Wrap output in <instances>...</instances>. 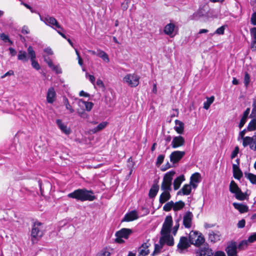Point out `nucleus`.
I'll return each mask as SVG.
<instances>
[{"instance_id": "obj_8", "label": "nucleus", "mask_w": 256, "mask_h": 256, "mask_svg": "<svg viewBox=\"0 0 256 256\" xmlns=\"http://www.w3.org/2000/svg\"><path fill=\"white\" fill-rule=\"evenodd\" d=\"M28 52L30 56L32 66L36 70H40V64L34 60L36 57V53L32 46H29L28 48Z\"/></svg>"}, {"instance_id": "obj_58", "label": "nucleus", "mask_w": 256, "mask_h": 256, "mask_svg": "<svg viewBox=\"0 0 256 256\" xmlns=\"http://www.w3.org/2000/svg\"><path fill=\"white\" fill-rule=\"evenodd\" d=\"M0 37L2 40L4 42L8 41L10 44H12V42L10 40L8 36L5 34H2L0 36Z\"/></svg>"}, {"instance_id": "obj_48", "label": "nucleus", "mask_w": 256, "mask_h": 256, "mask_svg": "<svg viewBox=\"0 0 256 256\" xmlns=\"http://www.w3.org/2000/svg\"><path fill=\"white\" fill-rule=\"evenodd\" d=\"M250 82V74L247 72H246L244 74V86L246 87H248Z\"/></svg>"}, {"instance_id": "obj_64", "label": "nucleus", "mask_w": 256, "mask_h": 256, "mask_svg": "<svg viewBox=\"0 0 256 256\" xmlns=\"http://www.w3.org/2000/svg\"><path fill=\"white\" fill-rule=\"evenodd\" d=\"M214 256H226L225 253L222 251H217L216 252Z\"/></svg>"}, {"instance_id": "obj_36", "label": "nucleus", "mask_w": 256, "mask_h": 256, "mask_svg": "<svg viewBox=\"0 0 256 256\" xmlns=\"http://www.w3.org/2000/svg\"><path fill=\"white\" fill-rule=\"evenodd\" d=\"M198 232L192 231L189 234V242L192 244H195L196 238L198 237Z\"/></svg>"}, {"instance_id": "obj_18", "label": "nucleus", "mask_w": 256, "mask_h": 256, "mask_svg": "<svg viewBox=\"0 0 256 256\" xmlns=\"http://www.w3.org/2000/svg\"><path fill=\"white\" fill-rule=\"evenodd\" d=\"M56 124L60 130L64 134L68 135L70 133V128H68L66 125L63 123L61 120H56Z\"/></svg>"}, {"instance_id": "obj_29", "label": "nucleus", "mask_w": 256, "mask_h": 256, "mask_svg": "<svg viewBox=\"0 0 256 256\" xmlns=\"http://www.w3.org/2000/svg\"><path fill=\"white\" fill-rule=\"evenodd\" d=\"M185 180L184 176V175H180L178 178H176L174 182V190H177L179 188L182 182L184 181Z\"/></svg>"}, {"instance_id": "obj_6", "label": "nucleus", "mask_w": 256, "mask_h": 256, "mask_svg": "<svg viewBox=\"0 0 256 256\" xmlns=\"http://www.w3.org/2000/svg\"><path fill=\"white\" fill-rule=\"evenodd\" d=\"M44 23L54 29L57 28L58 29H60L62 32L64 31V28L60 26L57 20L54 17L50 16L48 15L46 16Z\"/></svg>"}, {"instance_id": "obj_47", "label": "nucleus", "mask_w": 256, "mask_h": 256, "mask_svg": "<svg viewBox=\"0 0 256 256\" xmlns=\"http://www.w3.org/2000/svg\"><path fill=\"white\" fill-rule=\"evenodd\" d=\"M64 103L66 106V108L69 110L70 113H72L74 112V110L73 109L72 106L70 104L68 98H66V97L64 98Z\"/></svg>"}, {"instance_id": "obj_19", "label": "nucleus", "mask_w": 256, "mask_h": 256, "mask_svg": "<svg viewBox=\"0 0 256 256\" xmlns=\"http://www.w3.org/2000/svg\"><path fill=\"white\" fill-rule=\"evenodd\" d=\"M196 256H212L213 252L210 248L204 247L196 252Z\"/></svg>"}, {"instance_id": "obj_7", "label": "nucleus", "mask_w": 256, "mask_h": 256, "mask_svg": "<svg viewBox=\"0 0 256 256\" xmlns=\"http://www.w3.org/2000/svg\"><path fill=\"white\" fill-rule=\"evenodd\" d=\"M185 154L186 152L184 151H174L170 156V161L174 164L178 163Z\"/></svg>"}, {"instance_id": "obj_41", "label": "nucleus", "mask_w": 256, "mask_h": 256, "mask_svg": "<svg viewBox=\"0 0 256 256\" xmlns=\"http://www.w3.org/2000/svg\"><path fill=\"white\" fill-rule=\"evenodd\" d=\"M164 240L168 246H172L174 244V238L170 236V234H164Z\"/></svg>"}, {"instance_id": "obj_61", "label": "nucleus", "mask_w": 256, "mask_h": 256, "mask_svg": "<svg viewBox=\"0 0 256 256\" xmlns=\"http://www.w3.org/2000/svg\"><path fill=\"white\" fill-rule=\"evenodd\" d=\"M44 62H46L49 67L52 66L53 63L49 57L44 56Z\"/></svg>"}, {"instance_id": "obj_52", "label": "nucleus", "mask_w": 256, "mask_h": 256, "mask_svg": "<svg viewBox=\"0 0 256 256\" xmlns=\"http://www.w3.org/2000/svg\"><path fill=\"white\" fill-rule=\"evenodd\" d=\"M22 4L24 5L26 8H28V10H30V12H32V13H36V14H39V12H38V11L36 10H34L32 6H30V5H28V4H26V3H24V2H22L21 3Z\"/></svg>"}, {"instance_id": "obj_46", "label": "nucleus", "mask_w": 256, "mask_h": 256, "mask_svg": "<svg viewBox=\"0 0 256 256\" xmlns=\"http://www.w3.org/2000/svg\"><path fill=\"white\" fill-rule=\"evenodd\" d=\"M174 202L172 201L167 202L163 207L164 210L169 212L172 208L174 209Z\"/></svg>"}, {"instance_id": "obj_31", "label": "nucleus", "mask_w": 256, "mask_h": 256, "mask_svg": "<svg viewBox=\"0 0 256 256\" xmlns=\"http://www.w3.org/2000/svg\"><path fill=\"white\" fill-rule=\"evenodd\" d=\"M78 105L81 106L82 104L84 105L86 107V109L87 111H90L93 106L94 104L92 102H85L82 100H79L78 102Z\"/></svg>"}, {"instance_id": "obj_42", "label": "nucleus", "mask_w": 256, "mask_h": 256, "mask_svg": "<svg viewBox=\"0 0 256 256\" xmlns=\"http://www.w3.org/2000/svg\"><path fill=\"white\" fill-rule=\"evenodd\" d=\"M245 176L250 180L252 184H256V175L252 173H244Z\"/></svg>"}, {"instance_id": "obj_44", "label": "nucleus", "mask_w": 256, "mask_h": 256, "mask_svg": "<svg viewBox=\"0 0 256 256\" xmlns=\"http://www.w3.org/2000/svg\"><path fill=\"white\" fill-rule=\"evenodd\" d=\"M204 242V236H202L201 234L198 233V237L196 238V240L194 245L199 246L202 244Z\"/></svg>"}, {"instance_id": "obj_16", "label": "nucleus", "mask_w": 256, "mask_h": 256, "mask_svg": "<svg viewBox=\"0 0 256 256\" xmlns=\"http://www.w3.org/2000/svg\"><path fill=\"white\" fill-rule=\"evenodd\" d=\"M138 218L137 212L136 210H132L126 214L122 222H130L138 219Z\"/></svg>"}, {"instance_id": "obj_40", "label": "nucleus", "mask_w": 256, "mask_h": 256, "mask_svg": "<svg viewBox=\"0 0 256 256\" xmlns=\"http://www.w3.org/2000/svg\"><path fill=\"white\" fill-rule=\"evenodd\" d=\"M201 176L200 173L195 172L190 177V182L196 183L200 182Z\"/></svg>"}, {"instance_id": "obj_13", "label": "nucleus", "mask_w": 256, "mask_h": 256, "mask_svg": "<svg viewBox=\"0 0 256 256\" xmlns=\"http://www.w3.org/2000/svg\"><path fill=\"white\" fill-rule=\"evenodd\" d=\"M193 214L188 211L186 212L183 217V224L186 228H190L192 226Z\"/></svg>"}, {"instance_id": "obj_21", "label": "nucleus", "mask_w": 256, "mask_h": 256, "mask_svg": "<svg viewBox=\"0 0 256 256\" xmlns=\"http://www.w3.org/2000/svg\"><path fill=\"white\" fill-rule=\"evenodd\" d=\"M232 171L234 176L235 178L240 180L242 176V172L240 170L239 166L236 164H232Z\"/></svg>"}, {"instance_id": "obj_57", "label": "nucleus", "mask_w": 256, "mask_h": 256, "mask_svg": "<svg viewBox=\"0 0 256 256\" xmlns=\"http://www.w3.org/2000/svg\"><path fill=\"white\" fill-rule=\"evenodd\" d=\"M78 114L80 116L83 118H87L88 117V114L84 110L78 111Z\"/></svg>"}, {"instance_id": "obj_1", "label": "nucleus", "mask_w": 256, "mask_h": 256, "mask_svg": "<svg viewBox=\"0 0 256 256\" xmlns=\"http://www.w3.org/2000/svg\"><path fill=\"white\" fill-rule=\"evenodd\" d=\"M68 196L75 198L81 202L93 201L96 198L93 191L88 190L86 188H79L74 190L72 192L68 194Z\"/></svg>"}, {"instance_id": "obj_45", "label": "nucleus", "mask_w": 256, "mask_h": 256, "mask_svg": "<svg viewBox=\"0 0 256 256\" xmlns=\"http://www.w3.org/2000/svg\"><path fill=\"white\" fill-rule=\"evenodd\" d=\"M248 240H244L240 242V244L237 246V248L239 250H242L245 249L247 248L248 246Z\"/></svg>"}, {"instance_id": "obj_55", "label": "nucleus", "mask_w": 256, "mask_h": 256, "mask_svg": "<svg viewBox=\"0 0 256 256\" xmlns=\"http://www.w3.org/2000/svg\"><path fill=\"white\" fill-rule=\"evenodd\" d=\"M164 156L163 154H160L158 156L156 160V164L157 165H160L161 164L164 160Z\"/></svg>"}, {"instance_id": "obj_30", "label": "nucleus", "mask_w": 256, "mask_h": 256, "mask_svg": "<svg viewBox=\"0 0 256 256\" xmlns=\"http://www.w3.org/2000/svg\"><path fill=\"white\" fill-rule=\"evenodd\" d=\"M175 28V25L174 24L170 23L166 24L164 28V33L170 36H172Z\"/></svg>"}, {"instance_id": "obj_14", "label": "nucleus", "mask_w": 256, "mask_h": 256, "mask_svg": "<svg viewBox=\"0 0 256 256\" xmlns=\"http://www.w3.org/2000/svg\"><path fill=\"white\" fill-rule=\"evenodd\" d=\"M132 233V230L131 229L123 228L116 232L115 235L116 237H121L127 239Z\"/></svg>"}, {"instance_id": "obj_17", "label": "nucleus", "mask_w": 256, "mask_h": 256, "mask_svg": "<svg viewBox=\"0 0 256 256\" xmlns=\"http://www.w3.org/2000/svg\"><path fill=\"white\" fill-rule=\"evenodd\" d=\"M189 240L186 237L182 236L178 244V248L181 250L188 248L190 246Z\"/></svg>"}, {"instance_id": "obj_51", "label": "nucleus", "mask_w": 256, "mask_h": 256, "mask_svg": "<svg viewBox=\"0 0 256 256\" xmlns=\"http://www.w3.org/2000/svg\"><path fill=\"white\" fill-rule=\"evenodd\" d=\"M247 132H249V131H248V130H246V128H244V130L240 131L238 134V140H240V139L244 138L245 137L244 135L246 134Z\"/></svg>"}, {"instance_id": "obj_22", "label": "nucleus", "mask_w": 256, "mask_h": 256, "mask_svg": "<svg viewBox=\"0 0 256 256\" xmlns=\"http://www.w3.org/2000/svg\"><path fill=\"white\" fill-rule=\"evenodd\" d=\"M232 205L234 208L238 210L241 214L246 212L248 210V207L246 204H243L237 202H234Z\"/></svg>"}, {"instance_id": "obj_15", "label": "nucleus", "mask_w": 256, "mask_h": 256, "mask_svg": "<svg viewBox=\"0 0 256 256\" xmlns=\"http://www.w3.org/2000/svg\"><path fill=\"white\" fill-rule=\"evenodd\" d=\"M221 234L220 232L211 230L208 233V240L212 242H216L220 240Z\"/></svg>"}, {"instance_id": "obj_28", "label": "nucleus", "mask_w": 256, "mask_h": 256, "mask_svg": "<svg viewBox=\"0 0 256 256\" xmlns=\"http://www.w3.org/2000/svg\"><path fill=\"white\" fill-rule=\"evenodd\" d=\"M170 192L164 191L162 194L160 195L159 202L160 204H162L168 200L170 198Z\"/></svg>"}, {"instance_id": "obj_33", "label": "nucleus", "mask_w": 256, "mask_h": 256, "mask_svg": "<svg viewBox=\"0 0 256 256\" xmlns=\"http://www.w3.org/2000/svg\"><path fill=\"white\" fill-rule=\"evenodd\" d=\"M96 56L100 58H102L104 61L106 62H108L110 61V59L108 54L103 50H98Z\"/></svg>"}, {"instance_id": "obj_43", "label": "nucleus", "mask_w": 256, "mask_h": 256, "mask_svg": "<svg viewBox=\"0 0 256 256\" xmlns=\"http://www.w3.org/2000/svg\"><path fill=\"white\" fill-rule=\"evenodd\" d=\"M110 252L107 248H104L101 250L97 254L96 256H110Z\"/></svg>"}, {"instance_id": "obj_38", "label": "nucleus", "mask_w": 256, "mask_h": 256, "mask_svg": "<svg viewBox=\"0 0 256 256\" xmlns=\"http://www.w3.org/2000/svg\"><path fill=\"white\" fill-rule=\"evenodd\" d=\"M185 206V204L182 200L174 203V210L178 211L182 208Z\"/></svg>"}, {"instance_id": "obj_32", "label": "nucleus", "mask_w": 256, "mask_h": 256, "mask_svg": "<svg viewBox=\"0 0 256 256\" xmlns=\"http://www.w3.org/2000/svg\"><path fill=\"white\" fill-rule=\"evenodd\" d=\"M18 59L23 62H26L28 61V57L27 54L25 51L20 50L18 52Z\"/></svg>"}, {"instance_id": "obj_56", "label": "nucleus", "mask_w": 256, "mask_h": 256, "mask_svg": "<svg viewBox=\"0 0 256 256\" xmlns=\"http://www.w3.org/2000/svg\"><path fill=\"white\" fill-rule=\"evenodd\" d=\"M248 118L246 117L242 116L240 122L238 124V127L240 128H242L244 126Z\"/></svg>"}, {"instance_id": "obj_24", "label": "nucleus", "mask_w": 256, "mask_h": 256, "mask_svg": "<svg viewBox=\"0 0 256 256\" xmlns=\"http://www.w3.org/2000/svg\"><path fill=\"white\" fill-rule=\"evenodd\" d=\"M251 36V48L256 50V27L250 29Z\"/></svg>"}, {"instance_id": "obj_26", "label": "nucleus", "mask_w": 256, "mask_h": 256, "mask_svg": "<svg viewBox=\"0 0 256 256\" xmlns=\"http://www.w3.org/2000/svg\"><path fill=\"white\" fill-rule=\"evenodd\" d=\"M175 124L176 126L174 127V130L178 134H182L184 131V124L178 120H175Z\"/></svg>"}, {"instance_id": "obj_34", "label": "nucleus", "mask_w": 256, "mask_h": 256, "mask_svg": "<svg viewBox=\"0 0 256 256\" xmlns=\"http://www.w3.org/2000/svg\"><path fill=\"white\" fill-rule=\"evenodd\" d=\"M107 124V122H102L100 124L96 127L90 130V132L92 134H95L105 128Z\"/></svg>"}, {"instance_id": "obj_3", "label": "nucleus", "mask_w": 256, "mask_h": 256, "mask_svg": "<svg viewBox=\"0 0 256 256\" xmlns=\"http://www.w3.org/2000/svg\"><path fill=\"white\" fill-rule=\"evenodd\" d=\"M175 173L174 170H170L164 174L161 185V190H162L170 192L172 190V180Z\"/></svg>"}, {"instance_id": "obj_59", "label": "nucleus", "mask_w": 256, "mask_h": 256, "mask_svg": "<svg viewBox=\"0 0 256 256\" xmlns=\"http://www.w3.org/2000/svg\"><path fill=\"white\" fill-rule=\"evenodd\" d=\"M248 242H250V243L256 241V232H254V233L252 234V235H250L248 237Z\"/></svg>"}, {"instance_id": "obj_37", "label": "nucleus", "mask_w": 256, "mask_h": 256, "mask_svg": "<svg viewBox=\"0 0 256 256\" xmlns=\"http://www.w3.org/2000/svg\"><path fill=\"white\" fill-rule=\"evenodd\" d=\"M235 197L238 200H244L246 199L247 195L240 190L235 194Z\"/></svg>"}, {"instance_id": "obj_4", "label": "nucleus", "mask_w": 256, "mask_h": 256, "mask_svg": "<svg viewBox=\"0 0 256 256\" xmlns=\"http://www.w3.org/2000/svg\"><path fill=\"white\" fill-rule=\"evenodd\" d=\"M140 77L136 74H127L123 79L124 82L130 87H136L139 84Z\"/></svg>"}, {"instance_id": "obj_10", "label": "nucleus", "mask_w": 256, "mask_h": 256, "mask_svg": "<svg viewBox=\"0 0 256 256\" xmlns=\"http://www.w3.org/2000/svg\"><path fill=\"white\" fill-rule=\"evenodd\" d=\"M237 244L235 242H232L228 244L226 251L228 256H237Z\"/></svg>"}, {"instance_id": "obj_35", "label": "nucleus", "mask_w": 256, "mask_h": 256, "mask_svg": "<svg viewBox=\"0 0 256 256\" xmlns=\"http://www.w3.org/2000/svg\"><path fill=\"white\" fill-rule=\"evenodd\" d=\"M240 189L238 188L237 184L234 181L232 180L230 184V191L236 194Z\"/></svg>"}, {"instance_id": "obj_20", "label": "nucleus", "mask_w": 256, "mask_h": 256, "mask_svg": "<svg viewBox=\"0 0 256 256\" xmlns=\"http://www.w3.org/2000/svg\"><path fill=\"white\" fill-rule=\"evenodd\" d=\"M56 92L52 87L48 88L46 95V100L50 104H52L55 100Z\"/></svg>"}, {"instance_id": "obj_9", "label": "nucleus", "mask_w": 256, "mask_h": 256, "mask_svg": "<svg viewBox=\"0 0 256 256\" xmlns=\"http://www.w3.org/2000/svg\"><path fill=\"white\" fill-rule=\"evenodd\" d=\"M241 140H242V146L244 147L249 146L252 150H254V147L256 146V144L255 142L256 139L254 136L252 137L246 136Z\"/></svg>"}, {"instance_id": "obj_53", "label": "nucleus", "mask_w": 256, "mask_h": 256, "mask_svg": "<svg viewBox=\"0 0 256 256\" xmlns=\"http://www.w3.org/2000/svg\"><path fill=\"white\" fill-rule=\"evenodd\" d=\"M225 30V26H222L219 28H218L214 32V34H224Z\"/></svg>"}, {"instance_id": "obj_2", "label": "nucleus", "mask_w": 256, "mask_h": 256, "mask_svg": "<svg viewBox=\"0 0 256 256\" xmlns=\"http://www.w3.org/2000/svg\"><path fill=\"white\" fill-rule=\"evenodd\" d=\"M42 225V224L38 222L34 224L31 231V240L32 244L36 243L44 234Z\"/></svg>"}, {"instance_id": "obj_50", "label": "nucleus", "mask_w": 256, "mask_h": 256, "mask_svg": "<svg viewBox=\"0 0 256 256\" xmlns=\"http://www.w3.org/2000/svg\"><path fill=\"white\" fill-rule=\"evenodd\" d=\"M130 2V0H125L122 3L121 6L123 10H126L128 9Z\"/></svg>"}, {"instance_id": "obj_54", "label": "nucleus", "mask_w": 256, "mask_h": 256, "mask_svg": "<svg viewBox=\"0 0 256 256\" xmlns=\"http://www.w3.org/2000/svg\"><path fill=\"white\" fill-rule=\"evenodd\" d=\"M239 152V148L238 146H236L234 150L232 151L231 154L230 158L232 159L234 158L236 156Z\"/></svg>"}, {"instance_id": "obj_12", "label": "nucleus", "mask_w": 256, "mask_h": 256, "mask_svg": "<svg viewBox=\"0 0 256 256\" xmlns=\"http://www.w3.org/2000/svg\"><path fill=\"white\" fill-rule=\"evenodd\" d=\"M150 244L148 240L146 242H144L142 244V246L138 248V256H146L150 253V250L148 248L150 246Z\"/></svg>"}, {"instance_id": "obj_62", "label": "nucleus", "mask_w": 256, "mask_h": 256, "mask_svg": "<svg viewBox=\"0 0 256 256\" xmlns=\"http://www.w3.org/2000/svg\"><path fill=\"white\" fill-rule=\"evenodd\" d=\"M245 224V220L242 219L238 222L237 224V226L238 228H243L244 227Z\"/></svg>"}, {"instance_id": "obj_49", "label": "nucleus", "mask_w": 256, "mask_h": 256, "mask_svg": "<svg viewBox=\"0 0 256 256\" xmlns=\"http://www.w3.org/2000/svg\"><path fill=\"white\" fill-rule=\"evenodd\" d=\"M50 68H51L52 70L55 72L57 74H60L62 72V69L59 66H54V64H52V66Z\"/></svg>"}, {"instance_id": "obj_60", "label": "nucleus", "mask_w": 256, "mask_h": 256, "mask_svg": "<svg viewBox=\"0 0 256 256\" xmlns=\"http://www.w3.org/2000/svg\"><path fill=\"white\" fill-rule=\"evenodd\" d=\"M250 22L252 24L256 26V12L252 13L250 18Z\"/></svg>"}, {"instance_id": "obj_23", "label": "nucleus", "mask_w": 256, "mask_h": 256, "mask_svg": "<svg viewBox=\"0 0 256 256\" xmlns=\"http://www.w3.org/2000/svg\"><path fill=\"white\" fill-rule=\"evenodd\" d=\"M159 190V186L157 183L154 184L152 186L148 192V196L150 198H155Z\"/></svg>"}, {"instance_id": "obj_5", "label": "nucleus", "mask_w": 256, "mask_h": 256, "mask_svg": "<svg viewBox=\"0 0 256 256\" xmlns=\"http://www.w3.org/2000/svg\"><path fill=\"white\" fill-rule=\"evenodd\" d=\"M172 224V216H166L162 224V227L160 232L161 234L164 235L165 234H170Z\"/></svg>"}, {"instance_id": "obj_25", "label": "nucleus", "mask_w": 256, "mask_h": 256, "mask_svg": "<svg viewBox=\"0 0 256 256\" xmlns=\"http://www.w3.org/2000/svg\"><path fill=\"white\" fill-rule=\"evenodd\" d=\"M206 16L204 12L202 10H198L195 12H194L192 16H190V18L191 20H198L200 18Z\"/></svg>"}, {"instance_id": "obj_11", "label": "nucleus", "mask_w": 256, "mask_h": 256, "mask_svg": "<svg viewBox=\"0 0 256 256\" xmlns=\"http://www.w3.org/2000/svg\"><path fill=\"white\" fill-rule=\"evenodd\" d=\"M184 138L182 136H179L173 138L171 145L172 148H176L184 146Z\"/></svg>"}, {"instance_id": "obj_63", "label": "nucleus", "mask_w": 256, "mask_h": 256, "mask_svg": "<svg viewBox=\"0 0 256 256\" xmlns=\"http://www.w3.org/2000/svg\"><path fill=\"white\" fill-rule=\"evenodd\" d=\"M96 85L97 86H98V87L102 88V89H104V82H102V81L100 80V79H98L96 81Z\"/></svg>"}, {"instance_id": "obj_39", "label": "nucleus", "mask_w": 256, "mask_h": 256, "mask_svg": "<svg viewBox=\"0 0 256 256\" xmlns=\"http://www.w3.org/2000/svg\"><path fill=\"white\" fill-rule=\"evenodd\" d=\"M214 98L212 96L210 98H206V101L204 103V108L206 110H208L210 104L214 102Z\"/></svg>"}, {"instance_id": "obj_27", "label": "nucleus", "mask_w": 256, "mask_h": 256, "mask_svg": "<svg viewBox=\"0 0 256 256\" xmlns=\"http://www.w3.org/2000/svg\"><path fill=\"white\" fill-rule=\"evenodd\" d=\"M191 191V186L190 184H186L182 186V189L178 192L177 194L180 195L182 194L183 195H188L190 194Z\"/></svg>"}]
</instances>
